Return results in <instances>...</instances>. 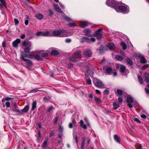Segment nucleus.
Listing matches in <instances>:
<instances>
[{"instance_id": "obj_1", "label": "nucleus", "mask_w": 149, "mask_h": 149, "mask_svg": "<svg viewBox=\"0 0 149 149\" xmlns=\"http://www.w3.org/2000/svg\"><path fill=\"white\" fill-rule=\"evenodd\" d=\"M51 36L64 37L69 36V34L68 33L67 31L65 30H56L54 31L52 33H50Z\"/></svg>"}, {"instance_id": "obj_2", "label": "nucleus", "mask_w": 149, "mask_h": 149, "mask_svg": "<svg viewBox=\"0 0 149 149\" xmlns=\"http://www.w3.org/2000/svg\"><path fill=\"white\" fill-rule=\"evenodd\" d=\"M117 12H120L123 13H126L129 11V8L127 6H118L115 9Z\"/></svg>"}, {"instance_id": "obj_3", "label": "nucleus", "mask_w": 149, "mask_h": 149, "mask_svg": "<svg viewBox=\"0 0 149 149\" xmlns=\"http://www.w3.org/2000/svg\"><path fill=\"white\" fill-rule=\"evenodd\" d=\"M106 4L108 6L113 7L115 9V8L119 6V3L116 2L114 0H107Z\"/></svg>"}, {"instance_id": "obj_4", "label": "nucleus", "mask_w": 149, "mask_h": 149, "mask_svg": "<svg viewBox=\"0 0 149 149\" xmlns=\"http://www.w3.org/2000/svg\"><path fill=\"white\" fill-rule=\"evenodd\" d=\"M93 81L95 85L97 87L100 88H104V85L100 80L97 79H95Z\"/></svg>"}, {"instance_id": "obj_5", "label": "nucleus", "mask_w": 149, "mask_h": 149, "mask_svg": "<svg viewBox=\"0 0 149 149\" xmlns=\"http://www.w3.org/2000/svg\"><path fill=\"white\" fill-rule=\"evenodd\" d=\"M133 101L134 100L131 96L129 95L128 96L126 102L127 103V106L130 108H131L133 107L132 104Z\"/></svg>"}, {"instance_id": "obj_6", "label": "nucleus", "mask_w": 149, "mask_h": 149, "mask_svg": "<svg viewBox=\"0 0 149 149\" xmlns=\"http://www.w3.org/2000/svg\"><path fill=\"white\" fill-rule=\"evenodd\" d=\"M102 29V28L100 29L94 33L93 36L96 37L98 39H100L102 37V34L101 33Z\"/></svg>"}, {"instance_id": "obj_7", "label": "nucleus", "mask_w": 149, "mask_h": 149, "mask_svg": "<svg viewBox=\"0 0 149 149\" xmlns=\"http://www.w3.org/2000/svg\"><path fill=\"white\" fill-rule=\"evenodd\" d=\"M35 35L37 36H52L50 35V33L48 31L43 32L42 31H39L35 33Z\"/></svg>"}, {"instance_id": "obj_8", "label": "nucleus", "mask_w": 149, "mask_h": 149, "mask_svg": "<svg viewBox=\"0 0 149 149\" xmlns=\"http://www.w3.org/2000/svg\"><path fill=\"white\" fill-rule=\"evenodd\" d=\"M92 54L91 51L89 49H87L84 52L83 55L85 57L87 58L90 57Z\"/></svg>"}, {"instance_id": "obj_9", "label": "nucleus", "mask_w": 149, "mask_h": 149, "mask_svg": "<svg viewBox=\"0 0 149 149\" xmlns=\"http://www.w3.org/2000/svg\"><path fill=\"white\" fill-rule=\"evenodd\" d=\"M116 68L119 69L120 72L123 73L125 71V67L120 64H117L116 65Z\"/></svg>"}, {"instance_id": "obj_10", "label": "nucleus", "mask_w": 149, "mask_h": 149, "mask_svg": "<svg viewBox=\"0 0 149 149\" xmlns=\"http://www.w3.org/2000/svg\"><path fill=\"white\" fill-rule=\"evenodd\" d=\"M20 57V58H21L23 61L24 60V59H26V58H33L31 56V55H27L23 52H21Z\"/></svg>"}, {"instance_id": "obj_11", "label": "nucleus", "mask_w": 149, "mask_h": 149, "mask_svg": "<svg viewBox=\"0 0 149 149\" xmlns=\"http://www.w3.org/2000/svg\"><path fill=\"white\" fill-rule=\"evenodd\" d=\"M84 33H85V35L86 36L91 37L92 36L91 33V31L89 29H85L84 31Z\"/></svg>"}, {"instance_id": "obj_12", "label": "nucleus", "mask_w": 149, "mask_h": 149, "mask_svg": "<svg viewBox=\"0 0 149 149\" xmlns=\"http://www.w3.org/2000/svg\"><path fill=\"white\" fill-rule=\"evenodd\" d=\"M74 55L77 60L81 58V51L80 50L76 51L74 53Z\"/></svg>"}, {"instance_id": "obj_13", "label": "nucleus", "mask_w": 149, "mask_h": 149, "mask_svg": "<svg viewBox=\"0 0 149 149\" xmlns=\"http://www.w3.org/2000/svg\"><path fill=\"white\" fill-rule=\"evenodd\" d=\"M47 51L49 52H51L52 54L53 55L56 56L58 54V52L57 50L54 49L53 48H50Z\"/></svg>"}, {"instance_id": "obj_14", "label": "nucleus", "mask_w": 149, "mask_h": 149, "mask_svg": "<svg viewBox=\"0 0 149 149\" xmlns=\"http://www.w3.org/2000/svg\"><path fill=\"white\" fill-rule=\"evenodd\" d=\"M61 16L62 17L64 20L67 21L68 22L72 21L71 18L66 16L63 12V13H61Z\"/></svg>"}, {"instance_id": "obj_15", "label": "nucleus", "mask_w": 149, "mask_h": 149, "mask_svg": "<svg viewBox=\"0 0 149 149\" xmlns=\"http://www.w3.org/2000/svg\"><path fill=\"white\" fill-rule=\"evenodd\" d=\"M138 56L140 59L141 63H147V61L144 57L141 56L140 54H138Z\"/></svg>"}, {"instance_id": "obj_16", "label": "nucleus", "mask_w": 149, "mask_h": 149, "mask_svg": "<svg viewBox=\"0 0 149 149\" xmlns=\"http://www.w3.org/2000/svg\"><path fill=\"white\" fill-rule=\"evenodd\" d=\"M23 61L25 62L26 66L28 67L31 66L32 65L33 63L32 61L29 59L26 58L24 59Z\"/></svg>"}, {"instance_id": "obj_17", "label": "nucleus", "mask_w": 149, "mask_h": 149, "mask_svg": "<svg viewBox=\"0 0 149 149\" xmlns=\"http://www.w3.org/2000/svg\"><path fill=\"white\" fill-rule=\"evenodd\" d=\"M21 42V40L19 39H17L13 43V46L15 47H17L18 44Z\"/></svg>"}, {"instance_id": "obj_18", "label": "nucleus", "mask_w": 149, "mask_h": 149, "mask_svg": "<svg viewBox=\"0 0 149 149\" xmlns=\"http://www.w3.org/2000/svg\"><path fill=\"white\" fill-rule=\"evenodd\" d=\"M107 47L110 50H113L115 47L113 43H109L107 45Z\"/></svg>"}, {"instance_id": "obj_19", "label": "nucleus", "mask_w": 149, "mask_h": 149, "mask_svg": "<svg viewBox=\"0 0 149 149\" xmlns=\"http://www.w3.org/2000/svg\"><path fill=\"white\" fill-rule=\"evenodd\" d=\"M89 24L87 22H80V26L82 28H84L88 26Z\"/></svg>"}, {"instance_id": "obj_20", "label": "nucleus", "mask_w": 149, "mask_h": 149, "mask_svg": "<svg viewBox=\"0 0 149 149\" xmlns=\"http://www.w3.org/2000/svg\"><path fill=\"white\" fill-rule=\"evenodd\" d=\"M53 6H54V8L56 11L57 12H59L61 13H63V12L61 10L58 5L54 3V4Z\"/></svg>"}, {"instance_id": "obj_21", "label": "nucleus", "mask_w": 149, "mask_h": 149, "mask_svg": "<svg viewBox=\"0 0 149 149\" xmlns=\"http://www.w3.org/2000/svg\"><path fill=\"white\" fill-rule=\"evenodd\" d=\"M23 45L25 47H30L31 44L30 42L26 41H24L23 43Z\"/></svg>"}, {"instance_id": "obj_22", "label": "nucleus", "mask_w": 149, "mask_h": 149, "mask_svg": "<svg viewBox=\"0 0 149 149\" xmlns=\"http://www.w3.org/2000/svg\"><path fill=\"white\" fill-rule=\"evenodd\" d=\"M81 41L82 42H87L90 43V38L86 37H84L81 39Z\"/></svg>"}, {"instance_id": "obj_23", "label": "nucleus", "mask_w": 149, "mask_h": 149, "mask_svg": "<svg viewBox=\"0 0 149 149\" xmlns=\"http://www.w3.org/2000/svg\"><path fill=\"white\" fill-rule=\"evenodd\" d=\"M14 108L11 109L12 111L20 113V110L18 109L17 106L15 104L14 105Z\"/></svg>"}, {"instance_id": "obj_24", "label": "nucleus", "mask_w": 149, "mask_h": 149, "mask_svg": "<svg viewBox=\"0 0 149 149\" xmlns=\"http://www.w3.org/2000/svg\"><path fill=\"white\" fill-rule=\"evenodd\" d=\"M76 121L74 120H73L72 123H70L69 125V128H72L76 125Z\"/></svg>"}, {"instance_id": "obj_25", "label": "nucleus", "mask_w": 149, "mask_h": 149, "mask_svg": "<svg viewBox=\"0 0 149 149\" xmlns=\"http://www.w3.org/2000/svg\"><path fill=\"white\" fill-rule=\"evenodd\" d=\"M84 121L82 120H81L80 122V126L84 129H87V126L86 124H84Z\"/></svg>"}, {"instance_id": "obj_26", "label": "nucleus", "mask_w": 149, "mask_h": 149, "mask_svg": "<svg viewBox=\"0 0 149 149\" xmlns=\"http://www.w3.org/2000/svg\"><path fill=\"white\" fill-rule=\"evenodd\" d=\"M82 142L81 143V149H84V146L85 144V143L86 141V139L84 138H82Z\"/></svg>"}, {"instance_id": "obj_27", "label": "nucleus", "mask_w": 149, "mask_h": 149, "mask_svg": "<svg viewBox=\"0 0 149 149\" xmlns=\"http://www.w3.org/2000/svg\"><path fill=\"white\" fill-rule=\"evenodd\" d=\"M145 79L146 82L148 83H149V74L148 73L145 74Z\"/></svg>"}, {"instance_id": "obj_28", "label": "nucleus", "mask_w": 149, "mask_h": 149, "mask_svg": "<svg viewBox=\"0 0 149 149\" xmlns=\"http://www.w3.org/2000/svg\"><path fill=\"white\" fill-rule=\"evenodd\" d=\"M114 137L116 141L118 143H120V138L119 136L116 135H114Z\"/></svg>"}, {"instance_id": "obj_29", "label": "nucleus", "mask_w": 149, "mask_h": 149, "mask_svg": "<svg viewBox=\"0 0 149 149\" xmlns=\"http://www.w3.org/2000/svg\"><path fill=\"white\" fill-rule=\"evenodd\" d=\"M36 17L39 20H41L43 17V15L41 14H37L36 15Z\"/></svg>"}, {"instance_id": "obj_30", "label": "nucleus", "mask_w": 149, "mask_h": 149, "mask_svg": "<svg viewBox=\"0 0 149 149\" xmlns=\"http://www.w3.org/2000/svg\"><path fill=\"white\" fill-rule=\"evenodd\" d=\"M69 60L73 62H75L77 61V60L74 57V56H72L70 57L69 58Z\"/></svg>"}, {"instance_id": "obj_31", "label": "nucleus", "mask_w": 149, "mask_h": 149, "mask_svg": "<svg viewBox=\"0 0 149 149\" xmlns=\"http://www.w3.org/2000/svg\"><path fill=\"white\" fill-rule=\"evenodd\" d=\"M137 77L138 79L139 82L140 84H143V79L139 75H138Z\"/></svg>"}, {"instance_id": "obj_32", "label": "nucleus", "mask_w": 149, "mask_h": 149, "mask_svg": "<svg viewBox=\"0 0 149 149\" xmlns=\"http://www.w3.org/2000/svg\"><path fill=\"white\" fill-rule=\"evenodd\" d=\"M39 54L41 55L42 57H44L47 56L48 54L46 52H40Z\"/></svg>"}, {"instance_id": "obj_33", "label": "nucleus", "mask_w": 149, "mask_h": 149, "mask_svg": "<svg viewBox=\"0 0 149 149\" xmlns=\"http://www.w3.org/2000/svg\"><path fill=\"white\" fill-rule=\"evenodd\" d=\"M0 5L3 6L6 8V5L5 1L4 0H0Z\"/></svg>"}, {"instance_id": "obj_34", "label": "nucleus", "mask_w": 149, "mask_h": 149, "mask_svg": "<svg viewBox=\"0 0 149 149\" xmlns=\"http://www.w3.org/2000/svg\"><path fill=\"white\" fill-rule=\"evenodd\" d=\"M29 107L28 105H27L22 110V111L23 112H26L29 110Z\"/></svg>"}, {"instance_id": "obj_35", "label": "nucleus", "mask_w": 149, "mask_h": 149, "mask_svg": "<svg viewBox=\"0 0 149 149\" xmlns=\"http://www.w3.org/2000/svg\"><path fill=\"white\" fill-rule=\"evenodd\" d=\"M120 45L122 47L123 49L124 50H125L127 48V46L126 44L123 42H120Z\"/></svg>"}, {"instance_id": "obj_36", "label": "nucleus", "mask_w": 149, "mask_h": 149, "mask_svg": "<svg viewBox=\"0 0 149 149\" xmlns=\"http://www.w3.org/2000/svg\"><path fill=\"white\" fill-rule=\"evenodd\" d=\"M30 47H26L24 48V52L26 53H29L30 52Z\"/></svg>"}, {"instance_id": "obj_37", "label": "nucleus", "mask_w": 149, "mask_h": 149, "mask_svg": "<svg viewBox=\"0 0 149 149\" xmlns=\"http://www.w3.org/2000/svg\"><path fill=\"white\" fill-rule=\"evenodd\" d=\"M126 62L129 65H131L132 64V61L129 58H128L127 59Z\"/></svg>"}, {"instance_id": "obj_38", "label": "nucleus", "mask_w": 149, "mask_h": 149, "mask_svg": "<svg viewBox=\"0 0 149 149\" xmlns=\"http://www.w3.org/2000/svg\"><path fill=\"white\" fill-rule=\"evenodd\" d=\"M37 103L36 101H34L32 104V107L31 109V111L33 110L36 107Z\"/></svg>"}, {"instance_id": "obj_39", "label": "nucleus", "mask_w": 149, "mask_h": 149, "mask_svg": "<svg viewBox=\"0 0 149 149\" xmlns=\"http://www.w3.org/2000/svg\"><path fill=\"white\" fill-rule=\"evenodd\" d=\"M48 141V139H46L45 140V141L44 142L42 146L43 148H44L45 147L47 146Z\"/></svg>"}, {"instance_id": "obj_40", "label": "nucleus", "mask_w": 149, "mask_h": 149, "mask_svg": "<svg viewBox=\"0 0 149 149\" xmlns=\"http://www.w3.org/2000/svg\"><path fill=\"white\" fill-rule=\"evenodd\" d=\"M116 58L119 61H121L123 59V57L119 55H116Z\"/></svg>"}, {"instance_id": "obj_41", "label": "nucleus", "mask_w": 149, "mask_h": 149, "mask_svg": "<svg viewBox=\"0 0 149 149\" xmlns=\"http://www.w3.org/2000/svg\"><path fill=\"white\" fill-rule=\"evenodd\" d=\"M68 25L70 26V27H74L76 26L75 23L74 22L69 23L68 24Z\"/></svg>"}, {"instance_id": "obj_42", "label": "nucleus", "mask_w": 149, "mask_h": 149, "mask_svg": "<svg viewBox=\"0 0 149 149\" xmlns=\"http://www.w3.org/2000/svg\"><path fill=\"white\" fill-rule=\"evenodd\" d=\"M112 71V69L110 67H107L106 69V71L107 73L109 74Z\"/></svg>"}, {"instance_id": "obj_43", "label": "nucleus", "mask_w": 149, "mask_h": 149, "mask_svg": "<svg viewBox=\"0 0 149 149\" xmlns=\"http://www.w3.org/2000/svg\"><path fill=\"white\" fill-rule=\"evenodd\" d=\"M39 91H41V90H39V88H35L33 89L30 91V93H36L37 92Z\"/></svg>"}, {"instance_id": "obj_44", "label": "nucleus", "mask_w": 149, "mask_h": 149, "mask_svg": "<svg viewBox=\"0 0 149 149\" xmlns=\"http://www.w3.org/2000/svg\"><path fill=\"white\" fill-rule=\"evenodd\" d=\"M34 57L38 61H40L42 60V58L38 55L34 56Z\"/></svg>"}, {"instance_id": "obj_45", "label": "nucleus", "mask_w": 149, "mask_h": 149, "mask_svg": "<svg viewBox=\"0 0 149 149\" xmlns=\"http://www.w3.org/2000/svg\"><path fill=\"white\" fill-rule=\"evenodd\" d=\"M117 93L118 95H122L123 94V91L121 90H117Z\"/></svg>"}, {"instance_id": "obj_46", "label": "nucleus", "mask_w": 149, "mask_h": 149, "mask_svg": "<svg viewBox=\"0 0 149 149\" xmlns=\"http://www.w3.org/2000/svg\"><path fill=\"white\" fill-rule=\"evenodd\" d=\"M113 106L115 109H117L119 107V105L116 102L113 103Z\"/></svg>"}, {"instance_id": "obj_47", "label": "nucleus", "mask_w": 149, "mask_h": 149, "mask_svg": "<svg viewBox=\"0 0 149 149\" xmlns=\"http://www.w3.org/2000/svg\"><path fill=\"white\" fill-rule=\"evenodd\" d=\"M133 119L134 121L137 122L138 123H141V122L139 120L138 118L134 117L133 118Z\"/></svg>"}, {"instance_id": "obj_48", "label": "nucleus", "mask_w": 149, "mask_h": 149, "mask_svg": "<svg viewBox=\"0 0 149 149\" xmlns=\"http://www.w3.org/2000/svg\"><path fill=\"white\" fill-rule=\"evenodd\" d=\"M132 106L135 107L139 105V104L138 102L135 101L133 102L132 104Z\"/></svg>"}, {"instance_id": "obj_49", "label": "nucleus", "mask_w": 149, "mask_h": 149, "mask_svg": "<svg viewBox=\"0 0 149 149\" xmlns=\"http://www.w3.org/2000/svg\"><path fill=\"white\" fill-rule=\"evenodd\" d=\"M95 101L97 102H101V101L100 99L97 97L94 98Z\"/></svg>"}, {"instance_id": "obj_50", "label": "nucleus", "mask_w": 149, "mask_h": 149, "mask_svg": "<svg viewBox=\"0 0 149 149\" xmlns=\"http://www.w3.org/2000/svg\"><path fill=\"white\" fill-rule=\"evenodd\" d=\"M118 100L120 104H121L122 103L123 101V99L121 97H119L118 99Z\"/></svg>"}, {"instance_id": "obj_51", "label": "nucleus", "mask_w": 149, "mask_h": 149, "mask_svg": "<svg viewBox=\"0 0 149 149\" xmlns=\"http://www.w3.org/2000/svg\"><path fill=\"white\" fill-rule=\"evenodd\" d=\"M95 38H90V42H95Z\"/></svg>"}, {"instance_id": "obj_52", "label": "nucleus", "mask_w": 149, "mask_h": 149, "mask_svg": "<svg viewBox=\"0 0 149 149\" xmlns=\"http://www.w3.org/2000/svg\"><path fill=\"white\" fill-rule=\"evenodd\" d=\"M65 41L66 43H69L71 42V39L68 38L66 39Z\"/></svg>"}, {"instance_id": "obj_53", "label": "nucleus", "mask_w": 149, "mask_h": 149, "mask_svg": "<svg viewBox=\"0 0 149 149\" xmlns=\"http://www.w3.org/2000/svg\"><path fill=\"white\" fill-rule=\"evenodd\" d=\"M84 120L86 121V123L87 125L89 126V123L88 122V121L87 118L86 117H85L84 118Z\"/></svg>"}, {"instance_id": "obj_54", "label": "nucleus", "mask_w": 149, "mask_h": 149, "mask_svg": "<svg viewBox=\"0 0 149 149\" xmlns=\"http://www.w3.org/2000/svg\"><path fill=\"white\" fill-rule=\"evenodd\" d=\"M86 82L87 83L90 85L91 84V80L90 79H88L86 80Z\"/></svg>"}, {"instance_id": "obj_55", "label": "nucleus", "mask_w": 149, "mask_h": 149, "mask_svg": "<svg viewBox=\"0 0 149 149\" xmlns=\"http://www.w3.org/2000/svg\"><path fill=\"white\" fill-rule=\"evenodd\" d=\"M10 103L9 102H6L5 103V105L7 107H9L10 106Z\"/></svg>"}, {"instance_id": "obj_56", "label": "nucleus", "mask_w": 149, "mask_h": 149, "mask_svg": "<svg viewBox=\"0 0 149 149\" xmlns=\"http://www.w3.org/2000/svg\"><path fill=\"white\" fill-rule=\"evenodd\" d=\"M14 22L15 25H17L18 24L19 22L18 20L17 19H15Z\"/></svg>"}, {"instance_id": "obj_57", "label": "nucleus", "mask_w": 149, "mask_h": 149, "mask_svg": "<svg viewBox=\"0 0 149 149\" xmlns=\"http://www.w3.org/2000/svg\"><path fill=\"white\" fill-rule=\"evenodd\" d=\"M53 108V107L52 106H49L48 110V112H49L52 110Z\"/></svg>"}, {"instance_id": "obj_58", "label": "nucleus", "mask_w": 149, "mask_h": 149, "mask_svg": "<svg viewBox=\"0 0 149 149\" xmlns=\"http://www.w3.org/2000/svg\"><path fill=\"white\" fill-rule=\"evenodd\" d=\"M63 128L61 127H59L58 129V131L60 132H62L63 130Z\"/></svg>"}, {"instance_id": "obj_59", "label": "nucleus", "mask_w": 149, "mask_h": 149, "mask_svg": "<svg viewBox=\"0 0 149 149\" xmlns=\"http://www.w3.org/2000/svg\"><path fill=\"white\" fill-rule=\"evenodd\" d=\"M58 117H56L54 120V123H55V124L58 121Z\"/></svg>"}, {"instance_id": "obj_60", "label": "nucleus", "mask_w": 149, "mask_h": 149, "mask_svg": "<svg viewBox=\"0 0 149 149\" xmlns=\"http://www.w3.org/2000/svg\"><path fill=\"white\" fill-rule=\"evenodd\" d=\"M109 93V91L107 90H105L104 91V94L106 95H108Z\"/></svg>"}, {"instance_id": "obj_61", "label": "nucleus", "mask_w": 149, "mask_h": 149, "mask_svg": "<svg viewBox=\"0 0 149 149\" xmlns=\"http://www.w3.org/2000/svg\"><path fill=\"white\" fill-rule=\"evenodd\" d=\"M145 91L148 94H149V90L147 88H145Z\"/></svg>"}, {"instance_id": "obj_62", "label": "nucleus", "mask_w": 149, "mask_h": 149, "mask_svg": "<svg viewBox=\"0 0 149 149\" xmlns=\"http://www.w3.org/2000/svg\"><path fill=\"white\" fill-rule=\"evenodd\" d=\"M141 117L143 118H146V116L144 114H142L141 116Z\"/></svg>"}, {"instance_id": "obj_63", "label": "nucleus", "mask_w": 149, "mask_h": 149, "mask_svg": "<svg viewBox=\"0 0 149 149\" xmlns=\"http://www.w3.org/2000/svg\"><path fill=\"white\" fill-rule=\"evenodd\" d=\"M25 37V34H23L20 36V38L21 39H24Z\"/></svg>"}, {"instance_id": "obj_64", "label": "nucleus", "mask_w": 149, "mask_h": 149, "mask_svg": "<svg viewBox=\"0 0 149 149\" xmlns=\"http://www.w3.org/2000/svg\"><path fill=\"white\" fill-rule=\"evenodd\" d=\"M2 46L3 47H5L6 46V44L5 42L3 41L2 43Z\"/></svg>"}]
</instances>
